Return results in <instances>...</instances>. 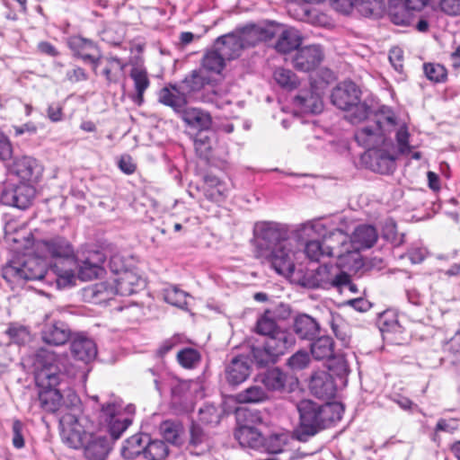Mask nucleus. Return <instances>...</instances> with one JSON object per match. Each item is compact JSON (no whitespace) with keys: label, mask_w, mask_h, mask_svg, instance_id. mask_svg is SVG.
<instances>
[{"label":"nucleus","mask_w":460,"mask_h":460,"mask_svg":"<svg viewBox=\"0 0 460 460\" xmlns=\"http://www.w3.org/2000/svg\"><path fill=\"white\" fill-rule=\"evenodd\" d=\"M355 141L366 148L360 157L366 168L381 174L392 173L396 167L397 155L402 154V125L386 105H381L374 114V124L356 130Z\"/></svg>","instance_id":"nucleus-1"},{"label":"nucleus","mask_w":460,"mask_h":460,"mask_svg":"<svg viewBox=\"0 0 460 460\" xmlns=\"http://www.w3.org/2000/svg\"><path fill=\"white\" fill-rule=\"evenodd\" d=\"M289 232L288 225L277 221H257L252 228L251 243L255 258L280 275L292 274L296 269Z\"/></svg>","instance_id":"nucleus-2"},{"label":"nucleus","mask_w":460,"mask_h":460,"mask_svg":"<svg viewBox=\"0 0 460 460\" xmlns=\"http://www.w3.org/2000/svg\"><path fill=\"white\" fill-rule=\"evenodd\" d=\"M296 408L299 424L295 434L302 442L340 421L344 413L343 404L339 402L318 403L312 400H302Z\"/></svg>","instance_id":"nucleus-3"},{"label":"nucleus","mask_w":460,"mask_h":460,"mask_svg":"<svg viewBox=\"0 0 460 460\" xmlns=\"http://www.w3.org/2000/svg\"><path fill=\"white\" fill-rule=\"evenodd\" d=\"M42 244L52 259L49 265L57 288L61 289L75 285L76 261L72 244L62 236L43 240Z\"/></svg>","instance_id":"nucleus-4"},{"label":"nucleus","mask_w":460,"mask_h":460,"mask_svg":"<svg viewBox=\"0 0 460 460\" xmlns=\"http://www.w3.org/2000/svg\"><path fill=\"white\" fill-rule=\"evenodd\" d=\"M362 92L351 80H345L333 88L331 102L338 109L350 112L349 119L352 124L360 122L372 117L368 124H374V114L376 111L361 101Z\"/></svg>","instance_id":"nucleus-5"},{"label":"nucleus","mask_w":460,"mask_h":460,"mask_svg":"<svg viewBox=\"0 0 460 460\" xmlns=\"http://www.w3.org/2000/svg\"><path fill=\"white\" fill-rule=\"evenodd\" d=\"M51 271V266L46 268L45 261L37 257H29L27 259H13L8 261L2 269V277L7 282L10 288L14 290L22 288L26 281L47 279Z\"/></svg>","instance_id":"nucleus-6"},{"label":"nucleus","mask_w":460,"mask_h":460,"mask_svg":"<svg viewBox=\"0 0 460 460\" xmlns=\"http://www.w3.org/2000/svg\"><path fill=\"white\" fill-rule=\"evenodd\" d=\"M208 83V78L202 75L200 71L193 70L181 81L163 87L158 93V102L164 104V96L166 93L173 102H178L181 99L185 102L198 101L200 98V92Z\"/></svg>","instance_id":"nucleus-7"},{"label":"nucleus","mask_w":460,"mask_h":460,"mask_svg":"<svg viewBox=\"0 0 460 460\" xmlns=\"http://www.w3.org/2000/svg\"><path fill=\"white\" fill-rule=\"evenodd\" d=\"M39 388L38 397L40 408L47 412H57L63 406L62 386L66 385L67 378H60L52 372L41 371L35 376Z\"/></svg>","instance_id":"nucleus-8"},{"label":"nucleus","mask_w":460,"mask_h":460,"mask_svg":"<svg viewBox=\"0 0 460 460\" xmlns=\"http://www.w3.org/2000/svg\"><path fill=\"white\" fill-rule=\"evenodd\" d=\"M134 407L128 406V412L122 410L120 404L117 402H107L102 405L99 419L101 424L105 426L107 432L112 439L120 438L123 432L131 425L133 418L131 413Z\"/></svg>","instance_id":"nucleus-9"},{"label":"nucleus","mask_w":460,"mask_h":460,"mask_svg":"<svg viewBox=\"0 0 460 460\" xmlns=\"http://www.w3.org/2000/svg\"><path fill=\"white\" fill-rule=\"evenodd\" d=\"M36 187L31 183L6 180L0 184V202L20 210L29 208L35 199Z\"/></svg>","instance_id":"nucleus-10"},{"label":"nucleus","mask_w":460,"mask_h":460,"mask_svg":"<svg viewBox=\"0 0 460 460\" xmlns=\"http://www.w3.org/2000/svg\"><path fill=\"white\" fill-rule=\"evenodd\" d=\"M164 104L172 109L173 112L181 118L183 122L197 132L211 128L212 119L208 112L201 109L192 108L189 106L190 102H185L181 99L178 102H173L169 99V94L164 96Z\"/></svg>","instance_id":"nucleus-11"},{"label":"nucleus","mask_w":460,"mask_h":460,"mask_svg":"<svg viewBox=\"0 0 460 460\" xmlns=\"http://www.w3.org/2000/svg\"><path fill=\"white\" fill-rule=\"evenodd\" d=\"M43 172V166L34 157L22 155L14 157L6 166L7 179L36 185Z\"/></svg>","instance_id":"nucleus-12"},{"label":"nucleus","mask_w":460,"mask_h":460,"mask_svg":"<svg viewBox=\"0 0 460 460\" xmlns=\"http://www.w3.org/2000/svg\"><path fill=\"white\" fill-rule=\"evenodd\" d=\"M68 413L59 417L60 436L62 441L71 448L79 449L84 446L91 432H87L84 426V418L76 416L72 408Z\"/></svg>","instance_id":"nucleus-13"},{"label":"nucleus","mask_w":460,"mask_h":460,"mask_svg":"<svg viewBox=\"0 0 460 460\" xmlns=\"http://www.w3.org/2000/svg\"><path fill=\"white\" fill-rule=\"evenodd\" d=\"M77 277L83 281L99 278L104 272L105 253L97 249H87L75 256Z\"/></svg>","instance_id":"nucleus-14"},{"label":"nucleus","mask_w":460,"mask_h":460,"mask_svg":"<svg viewBox=\"0 0 460 460\" xmlns=\"http://www.w3.org/2000/svg\"><path fill=\"white\" fill-rule=\"evenodd\" d=\"M350 276L345 271H340L333 278L329 276V268L326 264L319 266L311 274L304 276L302 285L308 288H329L331 287L339 289L345 288L349 284Z\"/></svg>","instance_id":"nucleus-15"},{"label":"nucleus","mask_w":460,"mask_h":460,"mask_svg":"<svg viewBox=\"0 0 460 460\" xmlns=\"http://www.w3.org/2000/svg\"><path fill=\"white\" fill-rule=\"evenodd\" d=\"M238 418L243 417L245 424L241 425L234 430V438L242 447H248L254 450L261 447L262 434L258 429L250 426L249 422H261V418L258 413L249 410H242L237 412Z\"/></svg>","instance_id":"nucleus-16"},{"label":"nucleus","mask_w":460,"mask_h":460,"mask_svg":"<svg viewBox=\"0 0 460 460\" xmlns=\"http://www.w3.org/2000/svg\"><path fill=\"white\" fill-rule=\"evenodd\" d=\"M323 59V52L319 45H308L299 48L292 58L294 68L300 72L315 70Z\"/></svg>","instance_id":"nucleus-17"},{"label":"nucleus","mask_w":460,"mask_h":460,"mask_svg":"<svg viewBox=\"0 0 460 460\" xmlns=\"http://www.w3.org/2000/svg\"><path fill=\"white\" fill-rule=\"evenodd\" d=\"M309 388L311 393L320 399L332 398L337 391V385L332 374L325 370H318L313 374Z\"/></svg>","instance_id":"nucleus-18"},{"label":"nucleus","mask_w":460,"mask_h":460,"mask_svg":"<svg viewBox=\"0 0 460 460\" xmlns=\"http://www.w3.org/2000/svg\"><path fill=\"white\" fill-rule=\"evenodd\" d=\"M72 338V332L63 321L46 323L41 329L42 341L51 346H61Z\"/></svg>","instance_id":"nucleus-19"},{"label":"nucleus","mask_w":460,"mask_h":460,"mask_svg":"<svg viewBox=\"0 0 460 460\" xmlns=\"http://www.w3.org/2000/svg\"><path fill=\"white\" fill-rule=\"evenodd\" d=\"M251 362L248 356L238 355L233 358L225 370L227 383L236 386L244 382L251 374Z\"/></svg>","instance_id":"nucleus-20"},{"label":"nucleus","mask_w":460,"mask_h":460,"mask_svg":"<svg viewBox=\"0 0 460 460\" xmlns=\"http://www.w3.org/2000/svg\"><path fill=\"white\" fill-rule=\"evenodd\" d=\"M70 349L75 359L86 364L97 356V346L94 341L84 334L72 336Z\"/></svg>","instance_id":"nucleus-21"},{"label":"nucleus","mask_w":460,"mask_h":460,"mask_svg":"<svg viewBox=\"0 0 460 460\" xmlns=\"http://www.w3.org/2000/svg\"><path fill=\"white\" fill-rule=\"evenodd\" d=\"M81 448L88 460H105L111 445L105 436L91 433Z\"/></svg>","instance_id":"nucleus-22"},{"label":"nucleus","mask_w":460,"mask_h":460,"mask_svg":"<svg viewBox=\"0 0 460 460\" xmlns=\"http://www.w3.org/2000/svg\"><path fill=\"white\" fill-rule=\"evenodd\" d=\"M217 48L228 59H234L241 55V51L248 44L241 34L228 33L218 37L216 40Z\"/></svg>","instance_id":"nucleus-23"},{"label":"nucleus","mask_w":460,"mask_h":460,"mask_svg":"<svg viewBox=\"0 0 460 460\" xmlns=\"http://www.w3.org/2000/svg\"><path fill=\"white\" fill-rule=\"evenodd\" d=\"M293 104L302 112L318 114L323 111L322 97L314 90L301 89L294 97Z\"/></svg>","instance_id":"nucleus-24"},{"label":"nucleus","mask_w":460,"mask_h":460,"mask_svg":"<svg viewBox=\"0 0 460 460\" xmlns=\"http://www.w3.org/2000/svg\"><path fill=\"white\" fill-rule=\"evenodd\" d=\"M33 365L36 370L35 376L45 370L58 375L60 378H67L66 374L58 365V356L46 349L41 348L36 351Z\"/></svg>","instance_id":"nucleus-25"},{"label":"nucleus","mask_w":460,"mask_h":460,"mask_svg":"<svg viewBox=\"0 0 460 460\" xmlns=\"http://www.w3.org/2000/svg\"><path fill=\"white\" fill-rule=\"evenodd\" d=\"M256 381L264 385L266 392H283L286 388L288 375L275 367L258 374Z\"/></svg>","instance_id":"nucleus-26"},{"label":"nucleus","mask_w":460,"mask_h":460,"mask_svg":"<svg viewBox=\"0 0 460 460\" xmlns=\"http://www.w3.org/2000/svg\"><path fill=\"white\" fill-rule=\"evenodd\" d=\"M265 341L268 348L279 358L293 348L296 344V338L289 330L281 328L269 338H266Z\"/></svg>","instance_id":"nucleus-27"},{"label":"nucleus","mask_w":460,"mask_h":460,"mask_svg":"<svg viewBox=\"0 0 460 460\" xmlns=\"http://www.w3.org/2000/svg\"><path fill=\"white\" fill-rule=\"evenodd\" d=\"M293 330L299 339L313 341L320 333V324L309 314H299L294 318Z\"/></svg>","instance_id":"nucleus-28"},{"label":"nucleus","mask_w":460,"mask_h":460,"mask_svg":"<svg viewBox=\"0 0 460 460\" xmlns=\"http://www.w3.org/2000/svg\"><path fill=\"white\" fill-rule=\"evenodd\" d=\"M66 44L73 57L83 61L90 58L93 53H99L97 43L81 35L70 36L66 40Z\"/></svg>","instance_id":"nucleus-29"},{"label":"nucleus","mask_w":460,"mask_h":460,"mask_svg":"<svg viewBox=\"0 0 460 460\" xmlns=\"http://www.w3.org/2000/svg\"><path fill=\"white\" fill-rule=\"evenodd\" d=\"M126 66L127 63L121 58L115 56L106 57L102 75L104 76L107 84H119L124 79Z\"/></svg>","instance_id":"nucleus-30"},{"label":"nucleus","mask_w":460,"mask_h":460,"mask_svg":"<svg viewBox=\"0 0 460 460\" xmlns=\"http://www.w3.org/2000/svg\"><path fill=\"white\" fill-rule=\"evenodd\" d=\"M130 78L134 82L135 93L130 96L133 102L138 106L144 102V93L150 85V80L147 71L143 66H135L129 73Z\"/></svg>","instance_id":"nucleus-31"},{"label":"nucleus","mask_w":460,"mask_h":460,"mask_svg":"<svg viewBox=\"0 0 460 460\" xmlns=\"http://www.w3.org/2000/svg\"><path fill=\"white\" fill-rule=\"evenodd\" d=\"M376 229L370 225L357 226L351 236V243L358 250L371 248L377 241Z\"/></svg>","instance_id":"nucleus-32"},{"label":"nucleus","mask_w":460,"mask_h":460,"mask_svg":"<svg viewBox=\"0 0 460 460\" xmlns=\"http://www.w3.org/2000/svg\"><path fill=\"white\" fill-rule=\"evenodd\" d=\"M302 37L300 32L294 28L283 29L279 34L278 40L275 44V49L278 52L287 54L293 50L299 49L302 44Z\"/></svg>","instance_id":"nucleus-33"},{"label":"nucleus","mask_w":460,"mask_h":460,"mask_svg":"<svg viewBox=\"0 0 460 460\" xmlns=\"http://www.w3.org/2000/svg\"><path fill=\"white\" fill-rule=\"evenodd\" d=\"M148 434L138 433L131 436L124 442L121 447V456L128 460H134L139 456L144 457L145 446Z\"/></svg>","instance_id":"nucleus-34"},{"label":"nucleus","mask_w":460,"mask_h":460,"mask_svg":"<svg viewBox=\"0 0 460 460\" xmlns=\"http://www.w3.org/2000/svg\"><path fill=\"white\" fill-rule=\"evenodd\" d=\"M297 232L299 234L306 235H310V233H314L323 241L332 239L334 236H339L342 238L341 243H343L346 239V236L341 229L335 228L332 231H327L325 225L320 220L301 224Z\"/></svg>","instance_id":"nucleus-35"},{"label":"nucleus","mask_w":460,"mask_h":460,"mask_svg":"<svg viewBox=\"0 0 460 460\" xmlns=\"http://www.w3.org/2000/svg\"><path fill=\"white\" fill-rule=\"evenodd\" d=\"M216 143V133L211 128L200 130L194 137V148L196 154L201 159L208 158L209 155L215 150L213 149Z\"/></svg>","instance_id":"nucleus-36"},{"label":"nucleus","mask_w":460,"mask_h":460,"mask_svg":"<svg viewBox=\"0 0 460 460\" xmlns=\"http://www.w3.org/2000/svg\"><path fill=\"white\" fill-rule=\"evenodd\" d=\"M117 295L115 288L106 282L93 284L84 289V296L93 304H102Z\"/></svg>","instance_id":"nucleus-37"},{"label":"nucleus","mask_w":460,"mask_h":460,"mask_svg":"<svg viewBox=\"0 0 460 460\" xmlns=\"http://www.w3.org/2000/svg\"><path fill=\"white\" fill-rule=\"evenodd\" d=\"M356 12L364 17L382 18L386 12V0H356Z\"/></svg>","instance_id":"nucleus-38"},{"label":"nucleus","mask_w":460,"mask_h":460,"mask_svg":"<svg viewBox=\"0 0 460 460\" xmlns=\"http://www.w3.org/2000/svg\"><path fill=\"white\" fill-rule=\"evenodd\" d=\"M289 441V436L287 433H271L267 437L262 436L261 447L257 451L277 455L284 451V447Z\"/></svg>","instance_id":"nucleus-39"},{"label":"nucleus","mask_w":460,"mask_h":460,"mask_svg":"<svg viewBox=\"0 0 460 460\" xmlns=\"http://www.w3.org/2000/svg\"><path fill=\"white\" fill-rule=\"evenodd\" d=\"M311 341V354L314 359L327 360L333 356L334 341L331 336H319Z\"/></svg>","instance_id":"nucleus-40"},{"label":"nucleus","mask_w":460,"mask_h":460,"mask_svg":"<svg viewBox=\"0 0 460 460\" xmlns=\"http://www.w3.org/2000/svg\"><path fill=\"white\" fill-rule=\"evenodd\" d=\"M306 257L311 261L319 262L322 258H330L333 256V248L319 240H309L305 244L304 250Z\"/></svg>","instance_id":"nucleus-41"},{"label":"nucleus","mask_w":460,"mask_h":460,"mask_svg":"<svg viewBox=\"0 0 460 460\" xmlns=\"http://www.w3.org/2000/svg\"><path fill=\"white\" fill-rule=\"evenodd\" d=\"M160 433L163 438L172 445L181 444L183 426L180 421L166 420L160 424Z\"/></svg>","instance_id":"nucleus-42"},{"label":"nucleus","mask_w":460,"mask_h":460,"mask_svg":"<svg viewBox=\"0 0 460 460\" xmlns=\"http://www.w3.org/2000/svg\"><path fill=\"white\" fill-rule=\"evenodd\" d=\"M279 329L281 328L278 325L275 314L271 310H266L256 322L255 332L260 335L265 336V339L274 334Z\"/></svg>","instance_id":"nucleus-43"},{"label":"nucleus","mask_w":460,"mask_h":460,"mask_svg":"<svg viewBox=\"0 0 460 460\" xmlns=\"http://www.w3.org/2000/svg\"><path fill=\"white\" fill-rule=\"evenodd\" d=\"M145 449L143 458L146 460H164L169 454V448L164 440L151 439L149 435Z\"/></svg>","instance_id":"nucleus-44"},{"label":"nucleus","mask_w":460,"mask_h":460,"mask_svg":"<svg viewBox=\"0 0 460 460\" xmlns=\"http://www.w3.org/2000/svg\"><path fill=\"white\" fill-rule=\"evenodd\" d=\"M139 279L132 272H125L119 276L114 286L117 295L130 296L137 292Z\"/></svg>","instance_id":"nucleus-45"},{"label":"nucleus","mask_w":460,"mask_h":460,"mask_svg":"<svg viewBox=\"0 0 460 460\" xmlns=\"http://www.w3.org/2000/svg\"><path fill=\"white\" fill-rule=\"evenodd\" d=\"M251 356L252 361L260 367L274 364L279 360L274 352L268 348L265 341L262 346H252L251 348Z\"/></svg>","instance_id":"nucleus-46"},{"label":"nucleus","mask_w":460,"mask_h":460,"mask_svg":"<svg viewBox=\"0 0 460 460\" xmlns=\"http://www.w3.org/2000/svg\"><path fill=\"white\" fill-rule=\"evenodd\" d=\"M205 182L208 186L205 190V196L208 199L219 202L226 197V188L218 178L206 175Z\"/></svg>","instance_id":"nucleus-47"},{"label":"nucleus","mask_w":460,"mask_h":460,"mask_svg":"<svg viewBox=\"0 0 460 460\" xmlns=\"http://www.w3.org/2000/svg\"><path fill=\"white\" fill-rule=\"evenodd\" d=\"M236 398L240 403H258L266 401L269 396L265 389L252 385L239 393Z\"/></svg>","instance_id":"nucleus-48"},{"label":"nucleus","mask_w":460,"mask_h":460,"mask_svg":"<svg viewBox=\"0 0 460 460\" xmlns=\"http://www.w3.org/2000/svg\"><path fill=\"white\" fill-rule=\"evenodd\" d=\"M273 75L277 84L283 89L291 91L297 88L299 84L297 76L289 69L277 68Z\"/></svg>","instance_id":"nucleus-49"},{"label":"nucleus","mask_w":460,"mask_h":460,"mask_svg":"<svg viewBox=\"0 0 460 460\" xmlns=\"http://www.w3.org/2000/svg\"><path fill=\"white\" fill-rule=\"evenodd\" d=\"M378 325L380 332L385 334V332H393L400 330L398 314L388 309L383 312L378 318Z\"/></svg>","instance_id":"nucleus-50"},{"label":"nucleus","mask_w":460,"mask_h":460,"mask_svg":"<svg viewBox=\"0 0 460 460\" xmlns=\"http://www.w3.org/2000/svg\"><path fill=\"white\" fill-rule=\"evenodd\" d=\"M5 333L13 343L19 346L25 345L31 341L30 330L18 323H10Z\"/></svg>","instance_id":"nucleus-51"},{"label":"nucleus","mask_w":460,"mask_h":460,"mask_svg":"<svg viewBox=\"0 0 460 460\" xmlns=\"http://www.w3.org/2000/svg\"><path fill=\"white\" fill-rule=\"evenodd\" d=\"M225 58L222 52L218 50L208 51L203 58V67L210 72L219 74L225 67Z\"/></svg>","instance_id":"nucleus-52"},{"label":"nucleus","mask_w":460,"mask_h":460,"mask_svg":"<svg viewBox=\"0 0 460 460\" xmlns=\"http://www.w3.org/2000/svg\"><path fill=\"white\" fill-rule=\"evenodd\" d=\"M221 412L214 404H206L199 410V421L216 426L220 422Z\"/></svg>","instance_id":"nucleus-53"},{"label":"nucleus","mask_w":460,"mask_h":460,"mask_svg":"<svg viewBox=\"0 0 460 460\" xmlns=\"http://www.w3.org/2000/svg\"><path fill=\"white\" fill-rule=\"evenodd\" d=\"M179 364L184 368H193L201 359L200 353L193 348H185L177 354Z\"/></svg>","instance_id":"nucleus-54"},{"label":"nucleus","mask_w":460,"mask_h":460,"mask_svg":"<svg viewBox=\"0 0 460 460\" xmlns=\"http://www.w3.org/2000/svg\"><path fill=\"white\" fill-rule=\"evenodd\" d=\"M310 363V356L305 350H298L287 360V366L294 371L305 369Z\"/></svg>","instance_id":"nucleus-55"},{"label":"nucleus","mask_w":460,"mask_h":460,"mask_svg":"<svg viewBox=\"0 0 460 460\" xmlns=\"http://www.w3.org/2000/svg\"><path fill=\"white\" fill-rule=\"evenodd\" d=\"M424 73L427 78L435 83L443 82L447 78V70L439 64H424Z\"/></svg>","instance_id":"nucleus-56"},{"label":"nucleus","mask_w":460,"mask_h":460,"mask_svg":"<svg viewBox=\"0 0 460 460\" xmlns=\"http://www.w3.org/2000/svg\"><path fill=\"white\" fill-rule=\"evenodd\" d=\"M327 367L330 372L340 377L347 376L349 371L346 359L343 357H335L334 355L327 359Z\"/></svg>","instance_id":"nucleus-57"},{"label":"nucleus","mask_w":460,"mask_h":460,"mask_svg":"<svg viewBox=\"0 0 460 460\" xmlns=\"http://www.w3.org/2000/svg\"><path fill=\"white\" fill-rule=\"evenodd\" d=\"M402 0H388L387 13L391 22L402 25Z\"/></svg>","instance_id":"nucleus-58"},{"label":"nucleus","mask_w":460,"mask_h":460,"mask_svg":"<svg viewBox=\"0 0 460 460\" xmlns=\"http://www.w3.org/2000/svg\"><path fill=\"white\" fill-rule=\"evenodd\" d=\"M190 446L193 447H201L207 440V435L203 429L197 423L192 422L190 428Z\"/></svg>","instance_id":"nucleus-59"},{"label":"nucleus","mask_w":460,"mask_h":460,"mask_svg":"<svg viewBox=\"0 0 460 460\" xmlns=\"http://www.w3.org/2000/svg\"><path fill=\"white\" fill-rule=\"evenodd\" d=\"M184 342V336L181 334H174L171 338L164 341L157 349V355L161 358L164 357L177 345Z\"/></svg>","instance_id":"nucleus-60"},{"label":"nucleus","mask_w":460,"mask_h":460,"mask_svg":"<svg viewBox=\"0 0 460 460\" xmlns=\"http://www.w3.org/2000/svg\"><path fill=\"white\" fill-rule=\"evenodd\" d=\"M427 254V249L419 244L411 246L407 252V256L412 264L422 262L425 260Z\"/></svg>","instance_id":"nucleus-61"},{"label":"nucleus","mask_w":460,"mask_h":460,"mask_svg":"<svg viewBox=\"0 0 460 460\" xmlns=\"http://www.w3.org/2000/svg\"><path fill=\"white\" fill-rule=\"evenodd\" d=\"M89 76L87 72L79 66H74L71 69L66 73V79L71 84H76L79 82L88 80Z\"/></svg>","instance_id":"nucleus-62"},{"label":"nucleus","mask_w":460,"mask_h":460,"mask_svg":"<svg viewBox=\"0 0 460 460\" xmlns=\"http://www.w3.org/2000/svg\"><path fill=\"white\" fill-rule=\"evenodd\" d=\"M439 7L447 15H460V0H440Z\"/></svg>","instance_id":"nucleus-63"},{"label":"nucleus","mask_w":460,"mask_h":460,"mask_svg":"<svg viewBox=\"0 0 460 460\" xmlns=\"http://www.w3.org/2000/svg\"><path fill=\"white\" fill-rule=\"evenodd\" d=\"M119 170L127 174H133L137 170V164L129 155H122L118 161Z\"/></svg>","instance_id":"nucleus-64"}]
</instances>
